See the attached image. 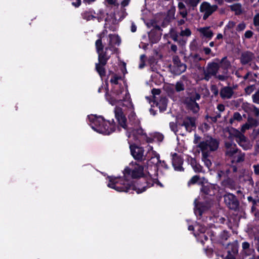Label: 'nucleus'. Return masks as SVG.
<instances>
[{
  "label": "nucleus",
  "mask_w": 259,
  "mask_h": 259,
  "mask_svg": "<svg viewBox=\"0 0 259 259\" xmlns=\"http://www.w3.org/2000/svg\"><path fill=\"white\" fill-rule=\"evenodd\" d=\"M144 185L138 184V187L134 185L129 183H121L122 185H119L118 179L113 177H109V183L107 186L110 188L115 189L118 192H124L126 193H133L134 191H136L137 193L140 194L145 192L147 188H150L156 184L161 187H163V184L158 180L157 178H153L151 175L148 172V177L143 179Z\"/></svg>",
  "instance_id": "f257e3e1"
},
{
  "label": "nucleus",
  "mask_w": 259,
  "mask_h": 259,
  "mask_svg": "<svg viewBox=\"0 0 259 259\" xmlns=\"http://www.w3.org/2000/svg\"><path fill=\"white\" fill-rule=\"evenodd\" d=\"M218 62H209L203 71L202 80L208 81L212 77L222 81L227 80L229 77V69L231 67V63L225 56L220 60L215 59Z\"/></svg>",
  "instance_id": "f03ea898"
},
{
  "label": "nucleus",
  "mask_w": 259,
  "mask_h": 259,
  "mask_svg": "<svg viewBox=\"0 0 259 259\" xmlns=\"http://www.w3.org/2000/svg\"><path fill=\"white\" fill-rule=\"evenodd\" d=\"M114 114L115 119L118 122V131H120V127L126 130V134L128 138L133 137L135 141L140 142V138H144L146 136V133L144 132L140 124L139 127L128 126L127 124V118L121 108L116 107L114 109Z\"/></svg>",
  "instance_id": "7ed1b4c3"
},
{
  "label": "nucleus",
  "mask_w": 259,
  "mask_h": 259,
  "mask_svg": "<svg viewBox=\"0 0 259 259\" xmlns=\"http://www.w3.org/2000/svg\"><path fill=\"white\" fill-rule=\"evenodd\" d=\"M144 167L142 165L135 163L134 167L130 168L126 167L124 168L123 174L124 177L126 178L123 179L120 177H116L119 182V185L120 183H129L134 185L136 187H138V184L140 183L141 185H144L143 179L148 177V176L145 175L144 172ZM109 177L108 178L109 179ZM116 178L115 177L113 176ZM121 185H122L121 184Z\"/></svg>",
  "instance_id": "20e7f679"
},
{
  "label": "nucleus",
  "mask_w": 259,
  "mask_h": 259,
  "mask_svg": "<svg viewBox=\"0 0 259 259\" xmlns=\"http://www.w3.org/2000/svg\"><path fill=\"white\" fill-rule=\"evenodd\" d=\"M88 117L91 127L99 133L109 135L116 130L117 126L113 119L106 120L102 116L93 115Z\"/></svg>",
  "instance_id": "39448f33"
},
{
  "label": "nucleus",
  "mask_w": 259,
  "mask_h": 259,
  "mask_svg": "<svg viewBox=\"0 0 259 259\" xmlns=\"http://www.w3.org/2000/svg\"><path fill=\"white\" fill-rule=\"evenodd\" d=\"M106 88L105 90L106 91L105 94V98L106 100L112 105H115L117 104H121L122 103V100L123 99H121L122 93L124 92V87L122 84L119 85H115L112 87L111 94L108 93V83L106 82Z\"/></svg>",
  "instance_id": "423d86ee"
},
{
  "label": "nucleus",
  "mask_w": 259,
  "mask_h": 259,
  "mask_svg": "<svg viewBox=\"0 0 259 259\" xmlns=\"http://www.w3.org/2000/svg\"><path fill=\"white\" fill-rule=\"evenodd\" d=\"M220 189V187L217 184L203 183L200 188L201 196L203 199L213 202Z\"/></svg>",
  "instance_id": "0eeeda50"
},
{
  "label": "nucleus",
  "mask_w": 259,
  "mask_h": 259,
  "mask_svg": "<svg viewBox=\"0 0 259 259\" xmlns=\"http://www.w3.org/2000/svg\"><path fill=\"white\" fill-rule=\"evenodd\" d=\"M107 51L105 47L104 50L97 53L98 62L95 63V70L101 78L106 76L105 66L111 58V55L108 54Z\"/></svg>",
  "instance_id": "6e6552de"
},
{
  "label": "nucleus",
  "mask_w": 259,
  "mask_h": 259,
  "mask_svg": "<svg viewBox=\"0 0 259 259\" xmlns=\"http://www.w3.org/2000/svg\"><path fill=\"white\" fill-rule=\"evenodd\" d=\"M200 97V95L197 93L192 94L188 97H186L184 100V104L186 108L194 114L197 113L200 110V107L196 101L199 100Z\"/></svg>",
  "instance_id": "1a4fd4ad"
},
{
  "label": "nucleus",
  "mask_w": 259,
  "mask_h": 259,
  "mask_svg": "<svg viewBox=\"0 0 259 259\" xmlns=\"http://www.w3.org/2000/svg\"><path fill=\"white\" fill-rule=\"evenodd\" d=\"M219 145V142L218 140L208 137L205 141L200 142L198 146L201 151L207 150L209 148L211 151H214L218 149Z\"/></svg>",
  "instance_id": "9d476101"
},
{
  "label": "nucleus",
  "mask_w": 259,
  "mask_h": 259,
  "mask_svg": "<svg viewBox=\"0 0 259 259\" xmlns=\"http://www.w3.org/2000/svg\"><path fill=\"white\" fill-rule=\"evenodd\" d=\"M204 200H205V202H197L196 200L194 201V213L196 215H198L200 218L202 216L204 212L209 210L213 204V201H209V200L206 199Z\"/></svg>",
  "instance_id": "9b49d317"
},
{
  "label": "nucleus",
  "mask_w": 259,
  "mask_h": 259,
  "mask_svg": "<svg viewBox=\"0 0 259 259\" xmlns=\"http://www.w3.org/2000/svg\"><path fill=\"white\" fill-rule=\"evenodd\" d=\"M224 201L229 209L235 211L239 209L240 203L234 194L228 193L224 196Z\"/></svg>",
  "instance_id": "f8f14e48"
},
{
  "label": "nucleus",
  "mask_w": 259,
  "mask_h": 259,
  "mask_svg": "<svg viewBox=\"0 0 259 259\" xmlns=\"http://www.w3.org/2000/svg\"><path fill=\"white\" fill-rule=\"evenodd\" d=\"M218 9V7L217 5L211 6L209 3L203 2L200 7V11L204 13L203 16V19L206 20Z\"/></svg>",
  "instance_id": "ddd939ff"
},
{
  "label": "nucleus",
  "mask_w": 259,
  "mask_h": 259,
  "mask_svg": "<svg viewBox=\"0 0 259 259\" xmlns=\"http://www.w3.org/2000/svg\"><path fill=\"white\" fill-rule=\"evenodd\" d=\"M172 72L176 75H180L185 72L187 69V66L185 64L182 63L179 57L175 55L172 57Z\"/></svg>",
  "instance_id": "4468645a"
},
{
  "label": "nucleus",
  "mask_w": 259,
  "mask_h": 259,
  "mask_svg": "<svg viewBox=\"0 0 259 259\" xmlns=\"http://www.w3.org/2000/svg\"><path fill=\"white\" fill-rule=\"evenodd\" d=\"M130 148L131 155L135 160L139 161H142L143 160L144 150L143 147L133 144L130 145Z\"/></svg>",
  "instance_id": "2eb2a0df"
},
{
  "label": "nucleus",
  "mask_w": 259,
  "mask_h": 259,
  "mask_svg": "<svg viewBox=\"0 0 259 259\" xmlns=\"http://www.w3.org/2000/svg\"><path fill=\"white\" fill-rule=\"evenodd\" d=\"M172 165L174 169L178 171H183L184 168L183 167V159L177 153L172 154Z\"/></svg>",
  "instance_id": "dca6fc26"
},
{
  "label": "nucleus",
  "mask_w": 259,
  "mask_h": 259,
  "mask_svg": "<svg viewBox=\"0 0 259 259\" xmlns=\"http://www.w3.org/2000/svg\"><path fill=\"white\" fill-rule=\"evenodd\" d=\"M255 59V55L253 53L249 51H246L242 52L240 57V61L242 65L249 64Z\"/></svg>",
  "instance_id": "f3484780"
},
{
  "label": "nucleus",
  "mask_w": 259,
  "mask_h": 259,
  "mask_svg": "<svg viewBox=\"0 0 259 259\" xmlns=\"http://www.w3.org/2000/svg\"><path fill=\"white\" fill-rule=\"evenodd\" d=\"M181 125L184 126L187 131L191 132L196 128L195 119L194 117L187 116L183 121Z\"/></svg>",
  "instance_id": "a211bd4d"
},
{
  "label": "nucleus",
  "mask_w": 259,
  "mask_h": 259,
  "mask_svg": "<svg viewBox=\"0 0 259 259\" xmlns=\"http://www.w3.org/2000/svg\"><path fill=\"white\" fill-rule=\"evenodd\" d=\"M234 92L232 88L230 87H224L220 91V97L223 99H230L233 95Z\"/></svg>",
  "instance_id": "6ab92c4d"
},
{
  "label": "nucleus",
  "mask_w": 259,
  "mask_h": 259,
  "mask_svg": "<svg viewBox=\"0 0 259 259\" xmlns=\"http://www.w3.org/2000/svg\"><path fill=\"white\" fill-rule=\"evenodd\" d=\"M227 131L229 134V138L235 137L237 139H240L241 141L245 139V136L241 133V132L233 127L228 128Z\"/></svg>",
  "instance_id": "aec40b11"
},
{
  "label": "nucleus",
  "mask_w": 259,
  "mask_h": 259,
  "mask_svg": "<svg viewBox=\"0 0 259 259\" xmlns=\"http://www.w3.org/2000/svg\"><path fill=\"white\" fill-rule=\"evenodd\" d=\"M128 123H127L128 126L139 127L140 124V120L137 118L135 112H131L128 115Z\"/></svg>",
  "instance_id": "412c9836"
},
{
  "label": "nucleus",
  "mask_w": 259,
  "mask_h": 259,
  "mask_svg": "<svg viewBox=\"0 0 259 259\" xmlns=\"http://www.w3.org/2000/svg\"><path fill=\"white\" fill-rule=\"evenodd\" d=\"M162 35L161 32H155L154 30H151L148 33V37L150 42L152 44H156L160 39Z\"/></svg>",
  "instance_id": "4be33fe9"
},
{
  "label": "nucleus",
  "mask_w": 259,
  "mask_h": 259,
  "mask_svg": "<svg viewBox=\"0 0 259 259\" xmlns=\"http://www.w3.org/2000/svg\"><path fill=\"white\" fill-rule=\"evenodd\" d=\"M174 19L175 13L173 11H168L161 23V26L164 28L166 27Z\"/></svg>",
  "instance_id": "5701e85b"
},
{
  "label": "nucleus",
  "mask_w": 259,
  "mask_h": 259,
  "mask_svg": "<svg viewBox=\"0 0 259 259\" xmlns=\"http://www.w3.org/2000/svg\"><path fill=\"white\" fill-rule=\"evenodd\" d=\"M242 249L241 253L246 256H250L251 255L253 250L251 248L250 243L248 242L245 241L242 243Z\"/></svg>",
  "instance_id": "b1692460"
},
{
  "label": "nucleus",
  "mask_w": 259,
  "mask_h": 259,
  "mask_svg": "<svg viewBox=\"0 0 259 259\" xmlns=\"http://www.w3.org/2000/svg\"><path fill=\"white\" fill-rule=\"evenodd\" d=\"M155 158L156 159V165H157L158 164H160L161 166L163 167L165 169H168L169 167L166 162L164 160H161L160 159V155L159 154H156L155 155V157H152L150 161L152 160ZM155 168L156 169V170L158 169L157 166H155ZM157 170H156V176H157Z\"/></svg>",
  "instance_id": "393cba45"
},
{
  "label": "nucleus",
  "mask_w": 259,
  "mask_h": 259,
  "mask_svg": "<svg viewBox=\"0 0 259 259\" xmlns=\"http://www.w3.org/2000/svg\"><path fill=\"white\" fill-rule=\"evenodd\" d=\"M157 105L158 106L160 112H164L166 110L167 106V99L165 97H161Z\"/></svg>",
  "instance_id": "a878e982"
},
{
  "label": "nucleus",
  "mask_w": 259,
  "mask_h": 259,
  "mask_svg": "<svg viewBox=\"0 0 259 259\" xmlns=\"http://www.w3.org/2000/svg\"><path fill=\"white\" fill-rule=\"evenodd\" d=\"M109 38V43L114 44L117 46H119L121 42L120 36L116 34H110L108 35Z\"/></svg>",
  "instance_id": "bb28decb"
},
{
  "label": "nucleus",
  "mask_w": 259,
  "mask_h": 259,
  "mask_svg": "<svg viewBox=\"0 0 259 259\" xmlns=\"http://www.w3.org/2000/svg\"><path fill=\"white\" fill-rule=\"evenodd\" d=\"M230 10L234 12L235 15L238 16L242 14L243 11L242 9V5L240 3H236L233 5L229 6Z\"/></svg>",
  "instance_id": "cd10ccee"
},
{
  "label": "nucleus",
  "mask_w": 259,
  "mask_h": 259,
  "mask_svg": "<svg viewBox=\"0 0 259 259\" xmlns=\"http://www.w3.org/2000/svg\"><path fill=\"white\" fill-rule=\"evenodd\" d=\"M236 141L239 146L242 147L244 150H247L251 148V145L250 144V142L247 140L245 136V139L243 141H241L240 139H236Z\"/></svg>",
  "instance_id": "c85d7f7f"
},
{
  "label": "nucleus",
  "mask_w": 259,
  "mask_h": 259,
  "mask_svg": "<svg viewBox=\"0 0 259 259\" xmlns=\"http://www.w3.org/2000/svg\"><path fill=\"white\" fill-rule=\"evenodd\" d=\"M113 73V75L110 80V82L112 84V86L115 87V85H119L121 83H119L118 80L121 79V77L115 74L112 71H109V73Z\"/></svg>",
  "instance_id": "c756f323"
},
{
  "label": "nucleus",
  "mask_w": 259,
  "mask_h": 259,
  "mask_svg": "<svg viewBox=\"0 0 259 259\" xmlns=\"http://www.w3.org/2000/svg\"><path fill=\"white\" fill-rule=\"evenodd\" d=\"M169 37L171 38L175 42L180 41L179 40V35L180 33L177 31L176 28H171L169 32Z\"/></svg>",
  "instance_id": "7c9ffc66"
},
{
  "label": "nucleus",
  "mask_w": 259,
  "mask_h": 259,
  "mask_svg": "<svg viewBox=\"0 0 259 259\" xmlns=\"http://www.w3.org/2000/svg\"><path fill=\"white\" fill-rule=\"evenodd\" d=\"M93 14H95V12H93L91 11H84L81 14L82 17L83 19L86 20L87 21H89L91 20H94L96 18V17Z\"/></svg>",
  "instance_id": "2f4dec72"
},
{
  "label": "nucleus",
  "mask_w": 259,
  "mask_h": 259,
  "mask_svg": "<svg viewBox=\"0 0 259 259\" xmlns=\"http://www.w3.org/2000/svg\"><path fill=\"white\" fill-rule=\"evenodd\" d=\"M95 47L97 53L104 50V46L101 39H98L95 42Z\"/></svg>",
  "instance_id": "473e14b6"
},
{
  "label": "nucleus",
  "mask_w": 259,
  "mask_h": 259,
  "mask_svg": "<svg viewBox=\"0 0 259 259\" xmlns=\"http://www.w3.org/2000/svg\"><path fill=\"white\" fill-rule=\"evenodd\" d=\"M248 111L253 113L255 117L259 116V108L256 107L254 105H250L248 107Z\"/></svg>",
  "instance_id": "72a5a7b5"
},
{
  "label": "nucleus",
  "mask_w": 259,
  "mask_h": 259,
  "mask_svg": "<svg viewBox=\"0 0 259 259\" xmlns=\"http://www.w3.org/2000/svg\"><path fill=\"white\" fill-rule=\"evenodd\" d=\"M247 121L249 123L252 127H256L259 125L258 120L253 118L252 117L248 116Z\"/></svg>",
  "instance_id": "f704fd0d"
},
{
  "label": "nucleus",
  "mask_w": 259,
  "mask_h": 259,
  "mask_svg": "<svg viewBox=\"0 0 259 259\" xmlns=\"http://www.w3.org/2000/svg\"><path fill=\"white\" fill-rule=\"evenodd\" d=\"M201 32L204 36L209 39H211L213 35V32L211 30H209L208 28H203Z\"/></svg>",
  "instance_id": "c9c22d12"
},
{
  "label": "nucleus",
  "mask_w": 259,
  "mask_h": 259,
  "mask_svg": "<svg viewBox=\"0 0 259 259\" xmlns=\"http://www.w3.org/2000/svg\"><path fill=\"white\" fill-rule=\"evenodd\" d=\"M242 116L241 115L240 113L238 112H236L234 113L233 117L229 119V122L231 124H232L233 122L235 120H237L238 121H240L242 120Z\"/></svg>",
  "instance_id": "e433bc0d"
},
{
  "label": "nucleus",
  "mask_w": 259,
  "mask_h": 259,
  "mask_svg": "<svg viewBox=\"0 0 259 259\" xmlns=\"http://www.w3.org/2000/svg\"><path fill=\"white\" fill-rule=\"evenodd\" d=\"M114 44L109 43L108 46L106 47V50H110L112 52V54H118L119 53V49L117 48H116Z\"/></svg>",
  "instance_id": "4c0bfd02"
},
{
  "label": "nucleus",
  "mask_w": 259,
  "mask_h": 259,
  "mask_svg": "<svg viewBox=\"0 0 259 259\" xmlns=\"http://www.w3.org/2000/svg\"><path fill=\"white\" fill-rule=\"evenodd\" d=\"M238 151V149L237 148V146L235 144H233V146L230 149H228L227 152V155L230 156H233L235 154H236Z\"/></svg>",
  "instance_id": "58836bf2"
},
{
  "label": "nucleus",
  "mask_w": 259,
  "mask_h": 259,
  "mask_svg": "<svg viewBox=\"0 0 259 259\" xmlns=\"http://www.w3.org/2000/svg\"><path fill=\"white\" fill-rule=\"evenodd\" d=\"M121 99H123V100H122V103H123V102H127L130 104L132 103L130 94L127 90H126V93L124 96L122 95V96L121 97Z\"/></svg>",
  "instance_id": "ea45409f"
},
{
  "label": "nucleus",
  "mask_w": 259,
  "mask_h": 259,
  "mask_svg": "<svg viewBox=\"0 0 259 259\" xmlns=\"http://www.w3.org/2000/svg\"><path fill=\"white\" fill-rule=\"evenodd\" d=\"M200 179V176L195 175L193 176L191 179L188 182L187 185L188 186H190L192 185H194L197 183L198 180Z\"/></svg>",
  "instance_id": "a19ab883"
},
{
  "label": "nucleus",
  "mask_w": 259,
  "mask_h": 259,
  "mask_svg": "<svg viewBox=\"0 0 259 259\" xmlns=\"http://www.w3.org/2000/svg\"><path fill=\"white\" fill-rule=\"evenodd\" d=\"M180 28L181 30L180 33V36L188 37L191 35V31L189 28H187L185 30H183L182 27H180Z\"/></svg>",
  "instance_id": "79ce46f5"
},
{
  "label": "nucleus",
  "mask_w": 259,
  "mask_h": 259,
  "mask_svg": "<svg viewBox=\"0 0 259 259\" xmlns=\"http://www.w3.org/2000/svg\"><path fill=\"white\" fill-rule=\"evenodd\" d=\"M175 90L177 92L183 91L185 90V87L183 82L178 81L175 85Z\"/></svg>",
  "instance_id": "37998d69"
},
{
  "label": "nucleus",
  "mask_w": 259,
  "mask_h": 259,
  "mask_svg": "<svg viewBox=\"0 0 259 259\" xmlns=\"http://www.w3.org/2000/svg\"><path fill=\"white\" fill-rule=\"evenodd\" d=\"M208 239V238L206 235L205 234V233H201L199 234L198 240L201 242V243L203 245L204 244L205 242L207 241Z\"/></svg>",
  "instance_id": "c03bdc74"
},
{
  "label": "nucleus",
  "mask_w": 259,
  "mask_h": 259,
  "mask_svg": "<svg viewBox=\"0 0 259 259\" xmlns=\"http://www.w3.org/2000/svg\"><path fill=\"white\" fill-rule=\"evenodd\" d=\"M255 89V84H252L246 87L244 90L246 94L250 95L251 94L254 90Z\"/></svg>",
  "instance_id": "a18cd8bd"
},
{
  "label": "nucleus",
  "mask_w": 259,
  "mask_h": 259,
  "mask_svg": "<svg viewBox=\"0 0 259 259\" xmlns=\"http://www.w3.org/2000/svg\"><path fill=\"white\" fill-rule=\"evenodd\" d=\"M243 79L246 80L248 79V81L255 82L256 79L253 78L251 72H247V73L243 76Z\"/></svg>",
  "instance_id": "49530a36"
},
{
  "label": "nucleus",
  "mask_w": 259,
  "mask_h": 259,
  "mask_svg": "<svg viewBox=\"0 0 259 259\" xmlns=\"http://www.w3.org/2000/svg\"><path fill=\"white\" fill-rule=\"evenodd\" d=\"M210 91L215 97L217 96L219 94V90L216 85L213 84L210 87Z\"/></svg>",
  "instance_id": "de8ad7c7"
},
{
  "label": "nucleus",
  "mask_w": 259,
  "mask_h": 259,
  "mask_svg": "<svg viewBox=\"0 0 259 259\" xmlns=\"http://www.w3.org/2000/svg\"><path fill=\"white\" fill-rule=\"evenodd\" d=\"M252 100L254 103L259 104V90L252 95Z\"/></svg>",
  "instance_id": "09e8293b"
},
{
  "label": "nucleus",
  "mask_w": 259,
  "mask_h": 259,
  "mask_svg": "<svg viewBox=\"0 0 259 259\" xmlns=\"http://www.w3.org/2000/svg\"><path fill=\"white\" fill-rule=\"evenodd\" d=\"M229 237V234L227 231L224 230L220 235V238L224 240H227Z\"/></svg>",
  "instance_id": "8fccbe9b"
},
{
  "label": "nucleus",
  "mask_w": 259,
  "mask_h": 259,
  "mask_svg": "<svg viewBox=\"0 0 259 259\" xmlns=\"http://www.w3.org/2000/svg\"><path fill=\"white\" fill-rule=\"evenodd\" d=\"M205 119L207 120L209 123H215L217 121V119L215 116H211L208 115H206L205 116Z\"/></svg>",
  "instance_id": "3c124183"
},
{
  "label": "nucleus",
  "mask_w": 259,
  "mask_h": 259,
  "mask_svg": "<svg viewBox=\"0 0 259 259\" xmlns=\"http://www.w3.org/2000/svg\"><path fill=\"white\" fill-rule=\"evenodd\" d=\"M252 128V127L250 125L249 123L247 121L246 123L244 124L241 128V132L242 133H244L245 132L246 130H249L250 128Z\"/></svg>",
  "instance_id": "603ef678"
},
{
  "label": "nucleus",
  "mask_w": 259,
  "mask_h": 259,
  "mask_svg": "<svg viewBox=\"0 0 259 259\" xmlns=\"http://www.w3.org/2000/svg\"><path fill=\"white\" fill-rule=\"evenodd\" d=\"M253 22L255 26H259V13L255 15L253 17Z\"/></svg>",
  "instance_id": "864d4df0"
},
{
  "label": "nucleus",
  "mask_w": 259,
  "mask_h": 259,
  "mask_svg": "<svg viewBox=\"0 0 259 259\" xmlns=\"http://www.w3.org/2000/svg\"><path fill=\"white\" fill-rule=\"evenodd\" d=\"M193 168L196 172H200L202 170V167L198 163L195 165Z\"/></svg>",
  "instance_id": "5fc2aeb1"
},
{
  "label": "nucleus",
  "mask_w": 259,
  "mask_h": 259,
  "mask_svg": "<svg viewBox=\"0 0 259 259\" xmlns=\"http://www.w3.org/2000/svg\"><path fill=\"white\" fill-rule=\"evenodd\" d=\"M199 2V0H189L188 3L191 7L194 8L197 6Z\"/></svg>",
  "instance_id": "6e6d98bb"
},
{
  "label": "nucleus",
  "mask_w": 259,
  "mask_h": 259,
  "mask_svg": "<svg viewBox=\"0 0 259 259\" xmlns=\"http://www.w3.org/2000/svg\"><path fill=\"white\" fill-rule=\"evenodd\" d=\"M253 32L251 30H247L244 33V37L245 38H250L252 37Z\"/></svg>",
  "instance_id": "4d7b16f0"
},
{
  "label": "nucleus",
  "mask_w": 259,
  "mask_h": 259,
  "mask_svg": "<svg viewBox=\"0 0 259 259\" xmlns=\"http://www.w3.org/2000/svg\"><path fill=\"white\" fill-rule=\"evenodd\" d=\"M246 27V25L244 22L239 23L237 27V30L241 31L243 30Z\"/></svg>",
  "instance_id": "13d9d810"
},
{
  "label": "nucleus",
  "mask_w": 259,
  "mask_h": 259,
  "mask_svg": "<svg viewBox=\"0 0 259 259\" xmlns=\"http://www.w3.org/2000/svg\"><path fill=\"white\" fill-rule=\"evenodd\" d=\"M202 160L204 162L205 165L208 167L209 168L211 165L212 163L210 161V160L208 158L204 159H202Z\"/></svg>",
  "instance_id": "bf43d9fd"
},
{
  "label": "nucleus",
  "mask_w": 259,
  "mask_h": 259,
  "mask_svg": "<svg viewBox=\"0 0 259 259\" xmlns=\"http://www.w3.org/2000/svg\"><path fill=\"white\" fill-rule=\"evenodd\" d=\"M152 94L154 97V98H156L155 96L156 95H159L161 93V90L159 89H153L152 90Z\"/></svg>",
  "instance_id": "052dcab7"
},
{
  "label": "nucleus",
  "mask_w": 259,
  "mask_h": 259,
  "mask_svg": "<svg viewBox=\"0 0 259 259\" xmlns=\"http://www.w3.org/2000/svg\"><path fill=\"white\" fill-rule=\"evenodd\" d=\"M238 246L236 245H232L231 250H229L231 251V253H233V254H237L238 252Z\"/></svg>",
  "instance_id": "680f3d73"
},
{
  "label": "nucleus",
  "mask_w": 259,
  "mask_h": 259,
  "mask_svg": "<svg viewBox=\"0 0 259 259\" xmlns=\"http://www.w3.org/2000/svg\"><path fill=\"white\" fill-rule=\"evenodd\" d=\"M179 14L182 16L183 18H186L188 15L187 9L180 10Z\"/></svg>",
  "instance_id": "e2e57ef3"
},
{
  "label": "nucleus",
  "mask_w": 259,
  "mask_h": 259,
  "mask_svg": "<svg viewBox=\"0 0 259 259\" xmlns=\"http://www.w3.org/2000/svg\"><path fill=\"white\" fill-rule=\"evenodd\" d=\"M224 259H236V258L233 254L231 253V251H228L227 255Z\"/></svg>",
  "instance_id": "0e129e2a"
},
{
  "label": "nucleus",
  "mask_w": 259,
  "mask_h": 259,
  "mask_svg": "<svg viewBox=\"0 0 259 259\" xmlns=\"http://www.w3.org/2000/svg\"><path fill=\"white\" fill-rule=\"evenodd\" d=\"M209 156V153L206 150L202 151V159L208 158Z\"/></svg>",
  "instance_id": "69168bd1"
},
{
  "label": "nucleus",
  "mask_w": 259,
  "mask_h": 259,
  "mask_svg": "<svg viewBox=\"0 0 259 259\" xmlns=\"http://www.w3.org/2000/svg\"><path fill=\"white\" fill-rule=\"evenodd\" d=\"M254 174L256 175H259V165H253Z\"/></svg>",
  "instance_id": "338daca9"
},
{
  "label": "nucleus",
  "mask_w": 259,
  "mask_h": 259,
  "mask_svg": "<svg viewBox=\"0 0 259 259\" xmlns=\"http://www.w3.org/2000/svg\"><path fill=\"white\" fill-rule=\"evenodd\" d=\"M254 192L259 195V181L255 183V186L254 188Z\"/></svg>",
  "instance_id": "774afa93"
}]
</instances>
